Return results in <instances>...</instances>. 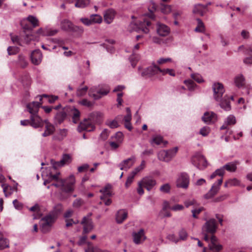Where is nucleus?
Returning <instances> with one entry per match:
<instances>
[{"label": "nucleus", "instance_id": "obj_42", "mask_svg": "<svg viewBox=\"0 0 252 252\" xmlns=\"http://www.w3.org/2000/svg\"><path fill=\"white\" fill-rule=\"evenodd\" d=\"M171 189V185L169 183H166L161 185L159 188L160 192L164 193H169Z\"/></svg>", "mask_w": 252, "mask_h": 252}, {"label": "nucleus", "instance_id": "obj_3", "mask_svg": "<svg viewBox=\"0 0 252 252\" xmlns=\"http://www.w3.org/2000/svg\"><path fill=\"white\" fill-rule=\"evenodd\" d=\"M138 70L142 76L145 78H148L159 72L160 73L161 69L157 65L153 64L152 65L145 68L139 66L138 67Z\"/></svg>", "mask_w": 252, "mask_h": 252}, {"label": "nucleus", "instance_id": "obj_30", "mask_svg": "<svg viewBox=\"0 0 252 252\" xmlns=\"http://www.w3.org/2000/svg\"><path fill=\"white\" fill-rule=\"evenodd\" d=\"M207 8V5H204L201 4H195L193 9V12L195 14H198L202 16L205 12Z\"/></svg>", "mask_w": 252, "mask_h": 252}, {"label": "nucleus", "instance_id": "obj_40", "mask_svg": "<svg viewBox=\"0 0 252 252\" xmlns=\"http://www.w3.org/2000/svg\"><path fill=\"white\" fill-rule=\"evenodd\" d=\"M59 173L55 175H52L50 174L48 178L44 180L43 183L44 185H46L47 184L51 182L52 181H58V180H61V179H60L59 177Z\"/></svg>", "mask_w": 252, "mask_h": 252}, {"label": "nucleus", "instance_id": "obj_49", "mask_svg": "<svg viewBox=\"0 0 252 252\" xmlns=\"http://www.w3.org/2000/svg\"><path fill=\"white\" fill-rule=\"evenodd\" d=\"M160 9L161 12L165 14H169L171 11V7L169 5L161 4L160 6Z\"/></svg>", "mask_w": 252, "mask_h": 252}, {"label": "nucleus", "instance_id": "obj_36", "mask_svg": "<svg viewBox=\"0 0 252 252\" xmlns=\"http://www.w3.org/2000/svg\"><path fill=\"white\" fill-rule=\"evenodd\" d=\"M25 19L27 20L28 22L32 26V29L38 26V20L35 17L30 15Z\"/></svg>", "mask_w": 252, "mask_h": 252}, {"label": "nucleus", "instance_id": "obj_35", "mask_svg": "<svg viewBox=\"0 0 252 252\" xmlns=\"http://www.w3.org/2000/svg\"><path fill=\"white\" fill-rule=\"evenodd\" d=\"M122 117L123 116L122 115L118 116L115 120L108 121L107 125L111 128L118 127L119 126L118 120H121Z\"/></svg>", "mask_w": 252, "mask_h": 252}, {"label": "nucleus", "instance_id": "obj_9", "mask_svg": "<svg viewBox=\"0 0 252 252\" xmlns=\"http://www.w3.org/2000/svg\"><path fill=\"white\" fill-rule=\"evenodd\" d=\"M189 183V176L186 173H182L178 175L176 180L178 188L187 189Z\"/></svg>", "mask_w": 252, "mask_h": 252}, {"label": "nucleus", "instance_id": "obj_34", "mask_svg": "<svg viewBox=\"0 0 252 252\" xmlns=\"http://www.w3.org/2000/svg\"><path fill=\"white\" fill-rule=\"evenodd\" d=\"M71 114L72 115V120L74 123L76 124L79 120L80 113L79 111L72 107L70 110Z\"/></svg>", "mask_w": 252, "mask_h": 252}, {"label": "nucleus", "instance_id": "obj_55", "mask_svg": "<svg viewBox=\"0 0 252 252\" xmlns=\"http://www.w3.org/2000/svg\"><path fill=\"white\" fill-rule=\"evenodd\" d=\"M19 51V48L15 46H9L7 48L8 54L9 55L17 54Z\"/></svg>", "mask_w": 252, "mask_h": 252}, {"label": "nucleus", "instance_id": "obj_33", "mask_svg": "<svg viewBox=\"0 0 252 252\" xmlns=\"http://www.w3.org/2000/svg\"><path fill=\"white\" fill-rule=\"evenodd\" d=\"M42 31V34L44 36H53L55 35L58 32L56 29L47 28L42 30L41 29L37 31V33H40Z\"/></svg>", "mask_w": 252, "mask_h": 252}, {"label": "nucleus", "instance_id": "obj_58", "mask_svg": "<svg viewBox=\"0 0 252 252\" xmlns=\"http://www.w3.org/2000/svg\"><path fill=\"white\" fill-rule=\"evenodd\" d=\"M79 103L83 106H87L88 107H91L93 105V103L89 101L87 99H83L80 101Z\"/></svg>", "mask_w": 252, "mask_h": 252}, {"label": "nucleus", "instance_id": "obj_64", "mask_svg": "<svg viewBox=\"0 0 252 252\" xmlns=\"http://www.w3.org/2000/svg\"><path fill=\"white\" fill-rule=\"evenodd\" d=\"M143 187H144L143 185L141 183V182L140 181L138 182V188H137V191L139 195H140L143 194L144 193V189H143Z\"/></svg>", "mask_w": 252, "mask_h": 252}, {"label": "nucleus", "instance_id": "obj_26", "mask_svg": "<svg viewBox=\"0 0 252 252\" xmlns=\"http://www.w3.org/2000/svg\"><path fill=\"white\" fill-rule=\"evenodd\" d=\"M236 122L235 117L233 115H229L225 119L223 125L220 127V129H226L228 126L233 125Z\"/></svg>", "mask_w": 252, "mask_h": 252}, {"label": "nucleus", "instance_id": "obj_57", "mask_svg": "<svg viewBox=\"0 0 252 252\" xmlns=\"http://www.w3.org/2000/svg\"><path fill=\"white\" fill-rule=\"evenodd\" d=\"M126 111L127 112V114L124 117V121L126 122H130L131 119V114L129 108L127 107L126 108Z\"/></svg>", "mask_w": 252, "mask_h": 252}, {"label": "nucleus", "instance_id": "obj_2", "mask_svg": "<svg viewBox=\"0 0 252 252\" xmlns=\"http://www.w3.org/2000/svg\"><path fill=\"white\" fill-rule=\"evenodd\" d=\"M151 22L147 20L139 21L138 23H131L129 26V30L130 32L136 31L138 32H142L147 33L149 32V27Z\"/></svg>", "mask_w": 252, "mask_h": 252}, {"label": "nucleus", "instance_id": "obj_47", "mask_svg": "<svg viewBox=\"0 0 252 252\" xmlns=\"http://www.w3.org/2000/svg\"><path fill=\"white\" fill-rule=\"evenodd\" d=\"M184 203L186 208H189L191 206L196 207L198 205L196 201L193 198L187 199L184 201Z\"/></svg>", "mask_w": 252, "mask_h": 252}, {"label": "nucleus", "instance_id": "obj_62", "mask_svg": "<svg viewBox=\"0 0 252 252\" xmlns=\"http://www.w3.org/2000/svg\"><path fill=\"white\" fill-rule=\"evenodd\" d=\"M174 60H172V58H161L159 59L157 63H165L166 62H173Z\"/></svg>", "mask_w": 252, "mask_h": 252}, {"label": "nucleus", "instance_id": "obj_38", "mask_svg": "<svg viewBox=\"0 0 252 252\" xmlns=\"http://www.w3.org/2000/svg\"><path fill=\"white\" fill-rule=\"evenodd\" d=\"M61 28L63 30H68L72 27L71 22L67 19L63 20L61 23Z\"/></svg>", "mask_w": 252, "mask_h": 252}, {"label": "nucleus", "instance_id": "obj_61", "mask_svg": "<svg viewBox=\"0 0 252 252\" xmlns=\"http://www.w3.org/2000/svg\"><path fill=\"white\" fill-rule=\"evenodd\" d=\"M184 83L187 86H188L189 90H192L194 89L195 84L192 80H185L184 81Z\"/></svg>", "mask_w": 252, "mask_h": 252}, {"label": "nucleus", "instance_id": "obj_41", "mask_svg": "<svg viewBox=\"0 0 252 252\" xmlns=\"http://www.w3.org/2000/svg\"><path fill=\"white\" fill-rule=\"evenodd\" d=\"M90 3V0H77L75 6L78 8H84Z\"/></svg>", "mask_w": 252, "mask_h": 252}, {"label": "nucleus", "instance_id": "obj_44", "mask_svg": "<svg viewBox=\"0 0 252 252\" xmlns=\"http://www.w3.org/2000/svg\"><path fill=\"white\" fill-rule=\"evenodd\" d=\"M20 23L21 26L24 30L27 31H31L32 30V26L25 18L22 19Z\"/></svg>", "mask_w": 252, "mask_h": 252}, {"label": "nucleus", "instance_id": "obj_19", "mask_svg": "<svg viewBox=\"0 0 252 252\" xmlns=\"http://www.w3.org/2000/svg\"><path fill=\"white\" fill-rule=\"evenodd\" d=\"M71 161V157L69 155L64 154L63 155L62 159L60 161L52 163L55 168L62 167L65 164H68Z\"/></svg>", "mask_w": 252, "mask_h": 252}, {"label": "nucleus", "instance_id": "obj_27", "mask_svg": "<svg viewBox=\"0 0 252 252\" xmlns=\"http://www.w3.org/2000/svg\"><path fill=\"white\" fill-rule=\"evenodd\" d=\"M68 130L66 128L59 129L56 135L53 137V139L55 140H62L67 135Z\"/></svg>", "mask_w": 252, "mask_h": 252}, {"label": "nucleus", "instance_id": "obj_53", "mask_svg": "<svg viewBox=\"0 0 252 252\" xmlns=\"http://www.w3.org/2000/svg\"><path fill=\"white\" fill-rule=\"evenodd\" d=\"M204 208L202 207L192 209L191 210L192 217L195 219L197 218V215H199L201 213V212H202Z\"/></svg>", "mask_w": 252, "mask_h": 252}, {"label": "nucleus", "instance_id": "obj_37", "mask_svg": "<svg viewBox=\"0 0 252 252\" xmlns=\"http://www.w3.org/2000/svg\"><path fill=\"white\" fill-rule=\"evenodd\" d=\"M145 167L146 162L145 160H142L140 165L135 167L131 172L135 176L137 174L143 170Z\"/></svg>", "mask_w": 252, "mask_h": 252}, {"label": "nucleus", "instance_id": "obj_6", "mask_svg": "<svg viewBox=\"0 0 252 252\" xmlns=\"http://www.w3.org/2000/svg\"><path fill=\"white\" fill-rule=\"evenodd\" d=\"M212 88L214 99L217 101L221 100L222 95L225 92L223 85L220 83H214L213 85Z\"/></svg>", "mask_w": 252, "mask_h": 252}, {"label": "nucleus", "instance_id": "obj_13", "mask_svg": "<svg viewBox=\"0 0 252 252\" xmlns=\"http://www.w3.org/2000/svg\"><path fill=\"white\" fill-rule=\"evenodd\" d=\"M132 235L133 241L136 245L142 243L146 239L143 229H140L139 231L137 232H133Z\"/></svg>", "mask_w": 252, "mask_h": 252}, {"label": "nucleus", "instance_id": "obj_25", "mask_svg": "<svg viewBox=\"0 0 252 252\" xmlns=\"http://www.w3.org/2000/svg\"><path fill=\"white\" fill-rule=\"evenodd\" d=\"M127 217V212L125 210H119L116 215V220L117 223H121Z\"/></svg>", "mask_w": 252, "mask_h": 252}, {"label": "nucleus", "instance_id": "obj_8", "mask_svg": "<svg viewBox=\"0 0 252 252\" xmlns=\"http://www.w3.org/2000/svg\"><path fill=\"white\" fill-rule=\"evenodd\" d=\"M110 89L107 86H106L105 88H102L99 91H96V88L93 87L90 89L89 94L94 99H97L101 97V95H106L110 92Z\"/></svg>", "mask_w": 252, "mask_h": 252}, {"label": "nucleus", "instance_id": "obj_59", "mask_svg": "<svg viewBox=\"0 0 252 252\" xmlns=\"http://www.w3.org/2000/svg\"><path fill=\"white\" fill-rule=\"evenodd\" d=\"M191 78L198 83H201L203 82V80L201 76L198 74H191Z\"/></svg>", "mask_w": 252, "mask_h": 252}, {"label": "nucleus", "instance_id": "obj_43", "mask_svg": "<svg viewBox=\"0 0 252 252\" xmlns=\"http://www.w3.org/2000/svg\"><path fill=\"white\" fill-rule=\"evenodd\" d=\"M239 184V181L236 178L229 179L224 184V187L227 188L230 186H237Z\"/></svg>", "mask_w": 252, "mask_h": 252}, {"label": "nucleus", "instance_id": "obj_46", "mask_svg": "<svg viewBox=\"0 0 252 252\" xmlns=\"http://www.w3.org/2000/svg\"><path fill=\"white\" fill-rule=\"evenodd\" d=\"M151 143L152 144L155 143L157 145H160L161 143H163L164 145H165L167 144V142L163 141L162 137H161L160 136H156L153 138Z\"/></svg>", "mask_w": 252, "mask_h": 252}, {"label": "nucleus", "instance_id": "obj_21", "mask_svg": "<svg viewBox=\"0 0 252 252\" xmlns=\"http://www.w3.org/2000/svg\"><path fill=\"white\" fill-rule=\"evenodd\" d=\"M234 83L236 87L243 88L245 86L246 79L242 74H238L234 78Z\"/></svg>", "mask_w": 252, "mask_h": 252}, {"label": "nucleus", "instance_id": "obj_22", "mask_svg": "<svg viewBox=\"0 0 252 252\" xmlns=\"http://www.w3.org/2000/svg\"><path fill=\"white\" fill-rule=\"evenodd\" d=\"M157 31L160 36H165L169 33L170 29L165 25L158 23L157 25Z\"/></svg>", "mask_w": 252, "mask_h": 252}, {"label": "nucleus", "instance_id": "obj_20", "mask_svg": "<svg viewBox=\"0 0 252 252\" xmlns=\"http://www.w3.org/2000/svg\"><path fill=\"white\" fill-rule=\"evenodd\" d=\"M203 121L208 124L214 123L217 121V115L214 113L206 112L202 118Z\"/></svg>", "mask_w": 252, "mask_h": 252}, {"label": "nucleus", "instance_id": "obj_10", "mask_svg": "<svg viewBox=\"0 0 252 252\" xmlns=\"http://www.w3.org/2000/svg\"><path fill=\"white\" fill-rule=\"evenodd\" d=\"M193 161L197 167L203 169L207 166V162L205 157L200 154H197L193 157Z\"/></svg>", "mask_w": 252, "mask_h": 252}, {"label": "nucleus", "instance_id": "obj_11", "mask_svg": "<svg viewBox=\"0 0 252 252\" xmlns=\"http://www.w3.org/2000/svg\"><path fill=\"white\" fill-rule=\"evenodd\" d=\"M147 190L150 191L156 185V180L151 176H146L140 181Z\"/></svg>", "mask_w": 252, "mask_h": 252}, {"label": "nucleus", "instance_id": "obj_48", "mask_svg": "<svg viewBox=\"0 0 252 252\" xmlns=\"http://www.w3.org/2000/svg\"><path fill=\"white\" fill-rule=\"evenodd\" d=\"M51 224L48 223V222H46L42 220L40 221V229L42 232L45 233L49 231Z\"/></svg>", "mask_w": 252, "mask_h": 252}, {"label": "nucleus", "instance_id": "obj_16", "mask_svg": "<svg viewBox=\"0 0 252 252\" xmlns=\"http://www.w3.org/2000/svg\"><path fill=\"white\" fill-rule=\"evenodd\" d=\"M94 125L92 123L91 121L89 120H85L83 122H81L78 127V130H86L87 131H93L94 129Z\"/></svg>", "mask_w": 252, "mask_h": 252}, {"label": "nucleus", "instance_id": "obj_56", "mask_svg": "<svg viewBox=\"0 0 252 252\" xmlns=\"http://www.w3.org/2000/svg\"><path fill=\"white\" fill-rule=\"evenodd\" d=\"M179 236L180 240L184 241L187 238L188 234L185 230L182 229L179 232Z\"/></svg>", "mask_w": 252, "mask_h": 252}, {"label": "nucleus", "instance_id": "obj_31", "mask_svg": "<svg viewBox=\"0 0 252 252\" xmlns=\"http://www.w3.org/2000/svg\"><path fill=\"white\" fill-rule=\"evenodd\" d=\"M220 105L225 111H229L231 109V106L230 102L228 100V97L226 96H224V97L221 98V100L219 101Z\"/></svg>", "mask_w": 252, "mask_h": 252}, {"label": "nucleus", "instance_id": "obj_4", "mask_svg": "<svg viewBox=\"0 0 252 252\" xmlns=\"http://www.w3.org/2000/svg\"><path fill=\"white\" fill-rule=\"evenodd\" d=\"M177 151V147L169 150H162L158 154V159L163 161L169 162L175 156Z\"/></svg>", "mask_w": 252, "mask_h": 252}, {"label": "nucleus", "instance_id": "obj_15", "mask_svg": "<svg viewBox=\"0 0 252 252\" xmlns=\"http://www.w3.org/2000/svg\"><path fill=\"white\" fill-rule=\"evenodd\" d=\"M31 126L36 128L43 126V120L37 114L31 115L30 117Z\"/></svg>", "mask_w": 252, "mask_h": 252}, {"label": "nucleus", "instance_id": "obj_32", "mask_svg": "<svg viewBox=\"0 0 252 252\" xmlns=\"http://www.w3.org/2000/svg\"><path fill=\"white\" fill-rule=\"evenodd\" d=\"M55 131V127L54 126L52 125H45V131L42 133V135L43 137H47L54 133Z\"/></svg>", "mask_w": 252, "mask_h": 252}, {"label": "nucleus", "instance_id": "obj_60", "mask_svg": "<svg viewBox=\"0 0 252 252\" xmlns=\"http://www.w3.org/2000/svg\"><path fill=\"white\" fill-rule=\"evenodd\" d=\"M160 73H161L163 75L168 73L170 75L172 76H174L175 75L174 71L171 69L167 68L166 69H161V71H160Z\"/></svg>", "mask_w": 252, "mask_h": 252}, {"label": "nucleus", "instance_id": "obj_54", "mask_svg": "<svg viewBox=\"0 0 252 252\" xmlns=\"http://www.w3.org/2000/svg\"><path fill=\"white\" fill-rule=\"evenodd\" d=\"M41 220L46 222H48L51 225L54 221V217L53 215L50 214L42 218Z\"/></svg>", "mask_w": 252, "mask_h": 252}, {"label": "nucleus", "instance_id": "obj_1", "mask_svg": "<svg viewBox=\"0 0 252 252\" xmlns=\"http://www.w3.org/2000/svg\"><path fill=\"white\" fill-rule=\"evenodd\" d=\"M217 229V223L214 219H211L206 221L202 227V234L203 235L204 240L209 242L210 238L208 234H210L212 236L216 232Z\"/></svg>", "mask_w": 252, "mask_h": 252}, {"label": "nucleus", "instance_id": "obj_28", "mask_svg": "<svg viewBox=\"0 0 252 252\" xmlns=\"http://www.w3.org/2000/svg\"><path fill=\"white\" fill-rule=\"evenodd\" d=\"M100 192L102 193V195L100 197L101 200H104L108 197H110L112 195L111 186L110 185L106 186L105 188L100 189Z\"/></svg>", "mask_w": 252, "mask_h": 252}, {"label": "nucleus", "instance_id": "obj_45", "mask_svg": "<svg viewBox=\"0 0 252 252\" xmlns=\"http://www.w3.org/2000/svg\"><path fill=\"white\" fill-rule=\"evenodd\" d=\"M91 19L92 24H100L102 21V17L98 14H93L91 16Z\"/></svg>", "mask_w": 252, "mask_h": 252}, {"label": "nucleus", "instance_id": "obj_12", "mask_svg": "<svg viewBox=\"0 0 252 252\" xmlns=\"http://www.w3.org/2000/svg\"><path fill=\"white\" fill-rule=\"evenodd\" d=\"M136 159L134 157H131L122 161L119 165L118 166L121 170H127L135 162Z\"/></svg>", "mask_w": 252, "mask_h": 252}, {"label": "nucleus", "instance_id": "obj_52", "mask_svg": "<svg viewBox=\"0 0 252 252\" xmlns=\"http://www.w3.org/2000/svg\"><path fill=\"white\" fill-rule=\"evenodd\" d=\"M135 176L134 174L130 172L125 183V187L126 188H128L131 184V183L133 182Z\"/></svg>", "mask_w": 252, "mask_h": 252}, {"label": "nucleus", "instance_id": "obj_14", "mask_svg": "<svg viewBox=\"0 0 252 252\" xmlns=\"http://www.w3.org/2000/svg\"><path fill=\"white\" fill-rule=\"evenodd\" d=\"M81 224L83 225V233L85 234L90 232L94 227L93 221L89 216L83 218Z\"/></svg>", "mask_w": 252, "mask_h": 252}, {"label": "nucleus", "instance_id": "obj_63", "mask_svg": "<svg viewBox=\"0 0 252 252\" xmlns=\"http://www.w3.org/2000/svg\"><path fill=\"white\" fill-rule=\"evenodd\" d=\"M11 39L14 43H16L18 45H21L20 43V38L18 35H13L10 34Z\"/></svg>", "mask_w": 252, "mask_h": 252}, {"label": "nucleus", "instance_id": "obj_51", "mask_svg": "<svg viewBox=\"0 0 252 252\" xmlns=\"http://www.w3.org/2000/svg\"><path fill=\"white\" fill-rule=\"evenodd\" d=\"M211 129L209 126H204L200 129L199 133L202 136H207L210 132Z\"/></svg>", "mask_w": 252, "mask_h": 252}, {"label": "nucleus", "instance_id": "obj_23", "mask_svg": "<svg viewBox=\"0 0 252 252\" xmlns=\"http://www.w3.org/2000/svg\"><path fill=\"white\" fill-rule=\"evenodd\" d=\"M32 63H40L42 59V55L39 50L33 51L31 55Z\"/></svg>", "mask_w": 252, "mask_h": 252}, {"label": "nucleus", "instance_id": "obj_50", "mask_svg": "<svg viewBox=\"0 0 252 252\" xmlns=\"http://www.w3.org/2000/svg\"><path fill=\"white\" fill-rule=\"evenodd\" d=\"M88 90V88L87 86L82 88L80 87L77 90L76 94L78 96H84L87 93Z\"/></svg>", "mask_w": 252, "mask_h": 252}, {"label": "nucleus", "instance_id": "obj_18", "mask_svg": "<svg viewBox=\"0 0 252 252\" xmlns=\"http://www.w3.org/2000/svg\"><path fill=\"white\" fill-rule=\"evenodd\" d=\"M116 15V11L113 9H108L104 12V20L108 24H111Z\"/></svg>", "mask_w": 252, "mask_h": 252}, {"label": "nucleus", "instance_id": "obj_5", "mask_svg": "<svg viewBox=\"0 0 252 252\" xmlns=\"http://www.w3.org/2000/svg\"><path fill=\"white\" fill-rule=\"evenodd\" d=\"M75 178L73 174L63 179V191L65 192H73L75 189Z\"/></svg>", "mask_w": 252, "mask_h": 252}, {"label": "nucleus", "instance_id": "obj_24", "mask_svg": "<svg viewBox=\"0 0 252 252\" xmlns=\"http://www.w3.org/2000/svg\"><path fill=\"white\" fill-rule=\"evenodd\" d=\"M66 117V111L64 109L59 111L55 116V122L57 124H61Z\"/></svg>", "mask_w": 252, "mask_h": 252}, {"label": "nucleus", "instance_id": "obj_39", "mask_svg": "<svg viewBox=\"0 0 252 252\" xmlns=\"http://www.w3.org/2000/svg\"><path fill=\"white\" fill-rule=\"evenodd\" d=\"M197 26L194 29L195 32H204L205 31L204 25L200 19H197Z\"/></svg>", "mask_w": 252, "mask_h": 252}, {"label": "nucleus", "instance_id": "obj_17", "mask_svg": "<svg viewBox=\"0 0 252 252\" xmlns=\"http://www.w3.org/2000/svg\"><path fill=\"white\" fill-rule=\"evenodd\" d=\"M222 183V178L218 181L217 183H215L207 194H206V198H211L217 194L220 189V186Z\"/></svg>", "mask_w": 252, "mask_h": 252}, {"label": "nucleus", "instance_id": "obj_7", "mask_svg": "<svg viewBox=\"0 0 252 252\" xmlns=\"http://www.w3.org/2000/svg\"><path fill=\"white\" fill-rule=\"evenodd\" d=\"M39 102L33 101L31 103H29L27 105V108L28 112L31 115L37 114L38 112L39 108L42 104L41 102L43 97H49L46 94H43L39 96Z\"/></svg>", "mask_w": 252, "mask_h": 252}, {"label": "nucleus", "instance_id": "obj_29", "mask_svg": "<svg viewBox=\"0 0 252 252\" xmlns=\"http://www.w3.org/2000/svg\"><path fill=\"white\" fill-rule=\"evenodd\" d=\"M239 164V162L237 161H234L232 162H228L224 165L223 168L225 170H227L228 172H234L236 171L237 165Z\"/></svg>", "mask_w": 252, "mask_h": 252}]
</instances>
